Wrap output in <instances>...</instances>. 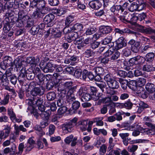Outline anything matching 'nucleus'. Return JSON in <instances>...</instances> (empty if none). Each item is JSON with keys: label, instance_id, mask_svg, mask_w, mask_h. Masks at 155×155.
I'll return each mask as SVG.
<instances>
[{"label": "nucleus", "instance_id": "nucleus-39", "mask_svg": "<svg viewBox=\"0 0 155 155\" xmlns=\"http://www.w3.org/2000/svg\"><path fill=\"white\" fill-rule=\"evenodd\" d=\"M24 62V61H22L19 59H15L14 61V64L15 65V68H16L17 69L20 68L22 66V62Z\"/></svg>", "mask_w": 155, "mask_h": 155}, {"label": "nucleus", "instance_id": "nucleus-25", "mask_svg": "<svg viewBox=\"0 0 155 155\" xmlns=\"http://www.w3.org/2000/svg\"><path fill=\"white\" fill-rule=\"evenodd\" d=\"M145 124L151 127L147 131V134L151 135L155 134V125L152 124L151 123L147 122H146Z\"/></svg>", "mask_w": 155, "mask_h": 155}, {"label": "nucleus", "instance_id": "nucleus-37", "mask_svg": "<svg viewBox=\"0 0 155 155\" xmlns=\"http://www.w3.org/2000/svg\"><path fill=\"white\" fill-rule=\"evenodd\" d=\"M129 11L131 12L138 11V5L137 3L134 2L132 3L128 8Z\"/></svg>", "mask_w": 155, "mask_h": 155}, {"label": "nucleus", "instance_id": "nucleus-45", "mask_svg": "<svg viewBox=\"0 0 155 155\" xmlns=\"http://www.w3.org/2000/svg\"><path fill=\"white\" fill-rule=\"evenodd\" d=\"M9 95L7 94L5 96L3 100H2L0 101V103L1 105H5L8 104L9 101Z\"/></svg>", "mask_w": 155, "mask_h": 155}, {"label": "nucleus", "instance_id": "nucleus-7", "mask_svg": "<svg viewBox=\"0 0 155 155\" xmlns=\"http://www.w3.org/2000/svg\"><path fill=\"white\" fill-rule=\"evenodd\" d=\"M54 18V15L52 14L46 15L44 19V21L48 27H51L53 25L54 23L53 21Z\"/></svg>", "mask_w": 155, "mask_h": 155}, {"label": "nucleus", "instance_id": "nucleus-3", "mask_svg": "<svg viewBox=\"0 0 155 155\" xmlns=\"http://www.w3.org/2000/svg\"><path fill=\"white\" fill-rule=\"evenodd\" d=\"M72 82L71 81H68L65 82L62 85H59L58 88V90L59 91H66L67 90L70 91V90L75 91L76 87H73Z\"/></svg>", "mask_w": 155, "mask_h": 155}, {"label": "nucleus", "instance_id": "nucleus-56", "mask_svg": "<svg viewBox=\"0 0 155 155\" xmlns=\"http://www.w3.org/2000/svg\"><path fill=\"white\" fill-rule=\"evenodd\" d=\"M74 136L71 134L67 137L64 140L65 142L67 144H69L74 139Z\"/></svg>", "mask_w": 155, "mask_h": 155}, {"label": "nucleus", "instance_id": "nucleus-61", "mask_svg": "<svg viewBox=\"0 0 155 155\" xmlns=\"http://www.w3.org/2000/svg\"><path fill=\"white\" fill-rule=\"evenodd\" d=\"M43 101L42 99H38L36 101H34L33 102L34 105L35 104L36 106L38 107L42 105Z\"/></svg>", "mask_w": 155, "mask_h": 155}, {"label": "nucleus", "instance_id": "nucleus-4", "mask_svg": "<svg viewBox=\"0 0 155 155\" xmlns=\"http://www.w3.org/2000/svg\"><path fill=\"white\" fill-rule=\"evenodd\" d=\"M146 61L145 59L140 56L133 58L129 60V62L130 66L134 64H143Z\"/></svg>", "mask_w": 155, "mask_h": 155}, {"label": "nucleus", "instance_id": "nucleus-55", "mask_svg": "<svg viewBox=\"0 0 155 155\" xmlns=\"http://www.w3.org/2000/svg\"><path fill=\"white\" fill-rule=\"evenodd\" d=\"M49 124L48 119H43L41 122L40 124L42 127L45 128Z\"/></svg>", "mask_w": 155, "mask_h": 155}, {"label": "nucleus", "instance_id": "nucleus-40", "mask_svg": "<svg viewBox=\"0 0 155 155\" xmlns=\"http://www.w3.org/2000/svg\"><path fill=\"white\" fill-rule=\"evenodd\" d=\"M56 97L55 93L53 92H51L47 94V98L49 101H52L54 100Z\"/></svg>", "mask_w": 155, "mask_h": 155}, {"label": "nucleus", "instance_id": "nucleus-19", "mask_svg": "<svg viewBox=\"0 0 155 155\" xmlns=\"http://www.w3.org/2000/svg\"><path fill=\"white\" fill-rule=\"evenodd\" d=\"M83 28V25L80 23H77L75 24L72 27L69 28L70 31H81Z\"/></svg>", "mask_w": 155, "mask_h": 155}, {"label": "nucleus", "instance_id": "nucleus-1", "mask_svg": "<svg viewBox=\"0 0 155 155\" xmlns=\"http://www.w3.org/2000/svg\"><path fill=\"white\" fill-rule=\"evenodd\" d=\"M64 32L65 34V38L68 42H71L72 41L75 40L80 42L81 38L79 37L78 34L77 32L70 31V29L67 28L64 29ZM81 38H82L81 37Z\"/></svg>", "mask_w": 155, "mask_h": 155}, {"label": "nucleus", "instance_id": "nucleus-47", "mask_svg": "<svg viewBox=\"0 0 155 155\" xmlns=\"http://www.w3.org/2000/svg\"><path fill=\"white\" fill-rule=\"evenodd\" d=\"M39 30V28L38 26H33L32 27L30 32L32 35H35L38 33Z\"/></svg>", "mask_w": 155, "mask_h": 155}, {"label": "nucleus", "instance_id": "nucleus-49", "mask_svg": "<svg viewBox=\"0 0 155 155\" xmlns=\"http://www.w3.org/2000/svg\"><path fill=\"white\" fill-rule=\"evenodd\" d=\"M91 98H92V95H91L88 93H85V94L82 96L81 100L83 101H84L83 100V99H84L85 101H88Z\"/></svg>", "mask_w": 155, "mask_h": 155}, {"label": "nucleus", "instance_id": "nucleus-31", "mask_svg": "<svg viewBox=\"0 0 155 155\" xmlns=\"http://www.w3.org/2000/svg\"><path fill=\"white\" fill-rule=\"evenodd\" d=\"M93 71L96 74L99 75H103L105 73L104 69L101 67L95 68Z\"/></svg>", "mask_w": 155, "mask_h": 155}, {"label": "nucleus", "instance_id": "nucleus-24", "mask_svg": "<svg viewBox=\"0 0 155 155\" xmlns=\"http://www.w3.org/2000/svg\"><path fill=\"white\" fill-rule=\"evenodd\" d=\"M37 8L41 9H44L45 11L48 10V8L45 7V2L44 0H38Z\"/></svg>", "mask_w": 155, "mask_h": 155}, {"label": "nucleus", "instance_id": "nucleus-32", "mask_svg": "<svg viewBox=\"0 0 155 155\" xmlns=\"http://www.w3.org/2000/svg\"><path fill=\"white\" fill-rule=\"evenodd\" d=\"M65 11L63 8H60L54 10V13L58 16H61L64 14Z\"/></svg>", "mask_w": 155, "mask_h": 155}, {"label": "nucleus", "instance_id": "nucleus-46", "mask_svg": "<svg viewBox=\"0 0 155 155\" xmlns=\"http://www.w3.org/2000/svg\"><path fill=\"white\" fill-rule=\"evenodd\" d=\"M8 114L9 117L10 119L14 116L15 114L13 111V109L12 107H9L7 109Z\"/></svg>", "mask_w": 155, "mask_h": 155}, {"label": "nucleus", "instance_id": "nucleus-48", "mask_svg": "<svg viewBox=\"0 0 155 155\" xmlns=\"http://www.w3.org/2000/svg\"><path fill=\"white\" fill-rule=\"evenodd\" d=\"M107 146L104 144L102 145L99 149V154L101 155H104L106 151Z\"/></svg>", "mask_w": 155, "mask_h": 155}, {"label": "nucleus", "instance_id": "nucleus-34", "mask_svg": "<svg viewBox=\"0 0 155 155\" xmlns=\"http://www.w3.org/2000/svg\"><path fill=\"white\" fill-rule=\"evenodd\" d=\"M96 30V28L95 27H90L86 29L85 34L86 35H91L94 33Z\"/></svg>", "mask_w": 155, "mask_h": 155}, {"label": "nucleus", "instance_id": "nucleus-44", "mask_svg": "<svg viewBox=\"0 0 155 155\" xmlns=\"http://www.w3.org/2000/svg\"><path fill=\"white\" fill-rule=\"evenodd\" d=\"M140 32L147 34H150L153 32V31L150 28H146L143 27V28L140 30Z\"/></svg>", "mask_w": 155, "mask_h": 155}, {"label": "nucleus", "instance_id": "nucleus-30", "mask_svg": "<svg viewBox=\"0 0 155 155\" xmlns=\"http://www.w3.org/2000/svg\"><path fill=\"white\" fill-rule=\"evenodd\" d=\"M36 132L40 136H42L45 134L41 128L38 125H36L34 127Z\"/></svg>", "mask_w": 155, "mask_h": 155}, {"label": "nucleus", "instance_id": "nucleus-53", "mask_svg": "<svg viewBox=\"0 0 155 155\" xmlns=\"http://www.w3.org/2000/svg\"><path fill=\"white\" fill-rule=\"evenodd\" d=\"M14 0V2H13V1L11 2L10 0H8L6 2V4L5 5V6L6 9L11 8L13 7V6L14 5V2H15V0ZM12 1H13V0H12Z\"/></svg>", "mask_w": 155, "mask_h": 155}, {"label": "nucleus", "instance_id": "nucleus-21", "mask_svg": "<svg viewBox=\"0 0 155 155\" xmlns=\"http://www.w3.org/2000/svg\"><path fill=\"white\" fill-rule=\"evenodd\" d=\"M122 126L123 127L125 128V130H133L134 128L138 129L139 130V127H137V126H138L137 125L136 126L134 124L130 125V124L128 123H124L122 124Z\"/></svg>", "mask_w": 155, "mask_h": 155}, {"label": "nucleus", "instance_id": "nucleus-10", "mask_svg": "<svg viewBox=\"0 0 155 155\" xmlns=\"http://www.w3.org/2000/svg\"><path fill=\"white\" fill-rule=\"evenodd\" d=\"M48 10L45 11L44 9H41L40 8L37 9L34 11L33 14L32 16L35 18H41L43 17L44 15L48 13Z\"/></svg>", "mask_w": 155, "mask_h": 155}, {"label": "nucleus", "instance_id": "nucleus-8", "mask_svg": "<svg viewBox=\"0 0 155 155\" xmlns=\"http://www.w3.org/2000/svg\"><path fill=\"white\" fill-rule=\"evenodd\" d=\"M74 126V125L72 123L69 122L62 124V129L64 133H68L73 130Z\"/></svg>", "mask_w": 155, "mask_h": 155}, {"label": "nucleus", "instance_id": "nucleus-9", "mask_svg": "<svg viewBox=\"0 0 155 155\" xmlns=\"http://www.w3.org/2000/svg\"><path fill=\"white\" fill-rule=\"evenodd\" d=\"M87 121L85 120H82L78 121L76 124V127L82 131H85L87 129Z\"/></svg>", "mask_w": 155, "mask_h": 155}, {"label": "nucleus", "instance_id": "nucleus-42", "mask_svg": "<svg viewBox=\"0 0 155 155\" xmlns=\"http://www.w3.org/2000/svg\"><path fill=\"white\" fill-rule=\"evenodd\" d=\"M103 118L102 117H97L94 119V122H96L97 125L99 126H102L104 124V123L102 120Z\"/></svg>", "mask_w": 155, "mask_h": 155}, {"label": "nucleus", "instance_id": "nucleus-35", "mask_svg": "<svg viewBox=\"0 0 155 155\" xmlns=\"http://www.w3.org/2000/svg\"><path fill=\"white\" fill-rule=\"evenodd\" d=\"M136 81L138 87H143L146 82V79L143 78H139Z\"/></svg>", "mask_w": 155, "mask_h": 155}, {"label": "nucleus", "instance_id": "nucleus-15", "mask_svg": "<svg viewBox=\"0 0 155 155\" xmlns=\"http://www.w3.org/2000/svg\"><path fill=\"white\" fill-rule=\"evenodd\" d=\"M90 6L92 9L97 10L99 9L101 6L102 4L99 0H94L89 3Z\"/></svg>", "mask_w": 155, "mask_h": 155}, {"label": "nucleus", "instance_id": "nucleus-11", "mask_svg": "<svg viewBox=\"0 0 155 155\" xmlns=\"http://www.w3.org/2000/svg\"><path fill=\"white\" fill-rule=\"evenodd\" d=\"M110 10L114 14L118 15L124 11V9L120 5H113L110 8Z\"/></svg>", "mask_w": 155, "mask_h": 155}, {"label": "nucleus", "instance_id": "nucleus-36", "mask_svg": "<svg viewBox=\"0 0 155 155\" xmlns=\"http://www.w3.org/2000/svg\"><path fill=\"white\" fill-rule=\"evenodd\" d=\"M154 57V54L153 53H148L146 55L145 59L146 62H148L149 64L150 63L153 61Z\"/></svg>", "mask_w": 155, "mask_h": 155}, {"label": "nucleus", "instance_id": "nucleus-17", "mask_svg": "<svg viewBox=\"0 0 155 155\" xmlns=\"http://www.w3.org/2000/svg\"><path fill=\"white\" fill-rule=\"evenodd\" d=\"M137 93L143 99L147 98L148 96L147 92L143 87H138L137 89Z\"/></svg>", "mask_w": 155, "mask_h": 155}, {"label": "nucleus", "instance_id": "nucleus-23", "mask_svg": "<svg viewBox=\"0 0 155 155\" xmlns=\"http://www.w3.org/2000/svg\"><path fill=\"white\" fill-rule=\"evenodd\" d=\"M51 31V33L54 35L55 37L58 38L61 36V33L56 28L52 29L50 28V30L47 31L48 33L50 32Z\"/></svg>", "mask_w": 155, "mask_h": 155}, {"label": "nucleus", "instance_id": "nucleus-22", "mask_svg": "<svg viewBox=\"0 0 155 155\" xmlns=\"http://www.w3.org/2000/svg\"><path fill=\"white\" fill-rule=\"evenodd\" d=\"M154 67H153L150 63H148L147 62L146 64L143 66V70L144 71L147 72H150L154 70Z\"/></svg>", "mask_w": 155, "mask_h": 155}, {"label": "nucleus", "instance_id": "nucleus-12", "mask_svg": "<svg viewBox=\"0 0 155 155\" xmlns=\"http://www.w3.org/2000/svg\"><path fill=\"white\" fill-rule=\"evenodd\" d=\"M12 60L11 57L9 56H5L4 58L3 64L5 68H6L10 66H14V63H12Z\"/></svg>", "mask_w": 155, "mask_h": 155}, {"label": "nucleus", "instance_id": "nucleus-58", "mask_svg": "<svg viewBox=\"0 0 155 155\" xmlns=\"http://www.w3.org/2000/svg\"><path fill=\"white\" fill-rule=\"evenodd\" d=\"M64 99L63 97H61L59 98L57 101V104L58 106L61 107L64 104Z\"/></svg>", "mask_w": 155, "mask_h": 155}, {"label": "nucleus", "instance_id": "nucleus-50", "mask_svg": "<svg viewBox=\"0 0 155 155\" xmlns=\"http://www.w3.org/2000/svg\"><path fill=\"white\" fill-rule=\"evenodd\" d=\"M74 20L73 16L70 15L67 17L65 20V23L67 25H68Z\"/></svg>", "mask_w": 155, "mask_h": 155}, {"label": "nucleus", "instance_id": "nucleus-38", "mask_svg": "<svg viewBox=\"0 0 155 155\" xmlns=\"http://www.w3.org/2000/svg\"><path fill=\"white\" fill-rule=\"evenodd\" d=\"M22 116H16V114L10 119L11 120L13 123H20L22 121Z\"/></svg>", "mask_w": 155, "mask_h": 155}, {"label": "nucleus", "instance_id": "nucleus-18", "mask_svg": "<svg viewBox=\"0 0 155 155\" xmlns=\"http://www.w3.org/2000/svg\"><path fill=\"white\" fill-rule=\"evenodd\" d=\"M55 68L53 64L49 62L46 65L43 69V71L47 73L48 72H52Z\"/></svg>", "mask_w": 155, "mask_h": 155}, {"label": "nucleus", "instance_id": "nucleus-63", "mask_svg": "<svg viewBox=\"0 0 155 155\" xmlns=\"http://www.w3.org/2000/svg\"><path fill=\"white\" fill-rule=\"evenodd\" d=\"M31 67L32 68V71L35 75L37 74V75L38 74H40L39 73L41 71L38 68L36 67V66L35 67V66H31Z\"/></svg>", "mask_w": 155, "mask_h": 155}, {"label": "nucleus", "instance_id": "nucleus-28", "mask_svg": "<svg viewBox=\"0 0 155 155\" xmlns=\"http://www.w3.org/2000/svg\"><path fill=\"white\" fill-rule=\"evenodd\" d=\"M74 91L70 90V91H68L67 98L68 101H73L75 99V98L74 95L73 94V92Z\"/></svg>", "mask_w": 155, "mask_h": 155}, {"label": "nucleus", "instance_id": "nucleus-14", "mask_svg": "<svg viewBox=\"0 0 155 155\" xmlns=\"http://www.w3.org/2000/svg\"><path fill=\"white\" fill-rule=\"evenodd\" d=\"M44 87L42 86L36 87L34 88L31 91V94L34 96L41 95L44 94Z\"/></svg>", "mask_w": 155, "mask_h": 155}, {"label": "nucleus", "instance_id": "nucleus-33", "mask_svg": "<svg viewBox=\"0 0 155 155\" xmlns=\"http://www.w3.org/2000/svg\"><path fill=\"white\" fill-rule=\"evenodd\" d=\"M37 76L39 80V85H42L44 83V81L45 79H47L45 76L42 74H38Z\"/></svg>", "mask_w": 155, "mask_h": 155}, {"label": "nucleus", "instance_id": "nucleus-2", "mask_svg": "<svg viewBox=\"0 0 155 155\" xmlns=\"http://www.w3.org/2000/svg\"><path fill=\"white\" fill-rule=\"evenodd\" d=\"M109 87L112 89H117L119 87V83L110 74L106 75L104 77Z\"/></svg>", "mask_w": 155, "mask_h": 155}, {"label": "nucleus", "instance_id": "nucleus-13", "mask_svg": "<svg viewBox=\"0 0 155 155\" xmlns=\"http://www.w3.org/2000/svg\"><path fill=\"white\" fill-rule=\"evenodd\" d=\"M112 30L113 29L111 26L104 25L100 27L99 31L104 36V35H106L110 33L112 31Z\"/></svg>", "mask_w": 155, "mask_h": 155}, {"label": "nucleus", "instance_id": "nucleus-43", "mask_svg": "<svg viewBox=\"0 0 155 155\" xmlns=\"http://www.w3.org/2000/svg\"><path fill=\"white\" fill-rule=\"evenodd\" d=\"M119 82L122 88L124 90L126 89L127 87V81L124 79L121 78L119 79Z\"/></svg>", "mask_w": 155, "mask_h": 155}, {"label": "nucleus", "instance_id": "nucleus-51", "mask_svg": "<svg viewBox=\"0 0 155 155\" xmlns=\"http://www.w3.org/2000/svg\"><path fill=\"white\" fill-rule=\"evenodd\" d=\"M67 110V108L65 106L61 107L58 110V114L60 115H61L65 113Z\"/></svg>", "mask_w": 155, "mask_h": 155}, {"label": "nucleus", "instance_id": "nucleus-62", "mask_svg": "<svg viewBox=\"0 0 155 155\" xmlns=\"http://www.w3.org/2000/svg\"><path fill=\"white\" fill-rule=\"evenodd\" d=\"M103 36L102 34L99 31L98 32L96 33L93 36V38L95 40H97L100 38L102 37Z\"/></svg>", "mask_w": 155, "mask_h": 155}, {"label": "nucleus", "instance_id": "nucleus-5", "mask_svg": "<svg viewBox=\"0 0 155 155\" xmlns=\"http://www.w3.org/2000/svg\"><path fill=\"white\" fill-rule=\"evenodd\" d=\"M4 126V129L0 130V138L1 139H6L9 137L11 133V128L10 125L7 124Z\"/></svg>", "mask_w": 155, "mask_h": 155}, {"label": "nucleus", "instance_id": "nucleus-57", "mask_svg": "<svg viewBox=\"0 0 155 155\" xmlns=\"http://www.w3.org/2000/svg\"><path fill=\"white\" fill-rule=\"evenodd\" d=\"M55 129V127L54 125L52 124H50L49 127L48 133L49 135L53 134L54 132Z\"/></svg>", "mask_w": 155, "mask_h": 155}, {"label": "nucleus", "instance_id": "nucleus-6", "mask_svg": "<svg viewBox=\"0 0 155 155\" xmlns=\"http://www.w3.org/2000/svg\"><path fill=\"white\" fill-rule=\"evenodd\" d=\"M112 39V37L111 35L107 36V37L104 38L102 41L101 44L104 45H107L105 47H102L101 48H112L114 46V43L113 42H111Z\"/></svg>", "mask_w": 155, "mask_h": 155}, {"label": "nucleus", "instance_id": "nucleus-64", "mask_svg": "<svg viewBox=\"0 0 155 155\" xmlns=\"http://www.w3.org/2000/svg\"><path fill=\"white\" fill-rule=\"evenodd\" d=\"M35 61V59L33 57H28L26 58L27 63L32 64V66H34V63Z\"/></svg>", "mask_w": 155, "mask_h": 155}, {"label": "nucleus", "instance_id": "nucleus-20", "mask_svg": "<svg viewBox=\"0 0 155 155\" xmlns=\"http://www.w3.org/2000/svg\"><path fill=\"white\" fill-rule=\"evenodd\" d=\"M145 88L149 94L155 92V85L153 84L149 83H147L145 85Z\"/></svg>", "mask_w": 155, "mask_h": 155}, {"label": "nucleus", "instance_id": "nucleus-16", "mask_svg": "<svg viewBox=\"0 0 155 155\" xmlns=\"http://www.w3.org/2000/svg\"><path fill=\"white\" fill-rule=\"evenodd\" d=\"M115 43L116 45L115 48H121L126 46V43L124 40V38L123 37H120L116 41Z\"/></svg>", "mask_w": 155, "mask_h": 155}, {"label": "nucleus", "instance_id": "nucleus-29", "mask_svg": "<svg viewBox=\"0 0 155 155\" xmlns=\"http://www.w3.org/2000/svg\"><path fill=\"white\" fill-rule=\"evenodd\" d=\"M138 11H141L145 8L146 5L143 0H138Z\"/></svg>", "mask_w": 155, "mask_h": 155}, {"label": "nucleus", "instance_id": "nucleus-41", "mask_svg": "<svg viewBox=\"0 0 155 155\" xmlns=\"http://www.w3.org/2000/svg\"><path fill=\"white\" fill-rule=\"evenodd\" d=\"M102 97L103 94L102 93H97L95 95H92V99L95 101L99 100L100 101L101 100V101Z\"/></svg>", "mask_w": 155, "mask_h": 155}, {"label": "nucleus", "instance_id": "nucleus-60", "mask_svg": "<svg viewBox=\"0 0 155 155\" xmlns=\"http://www.w3.org/2000/svg\"><path fill=\"white\" fill-rule=\"evenodd\" d=\"M9 120V118L8 116L4 115L0 117V123H6Z\"/></svg>", "mask_w": 155, "mask_h": 155}, {"label": "nucleus", "instance_id": "nucleus-27", "mask_svg": "<svg viewBox=\"0 0 155 155\" xmlns=\"http://www.w3.org/2000/svg\"><path fill=\"white\" fill-rule=\"evenodd\" d=\"M128 45L131 46V48H137L140 45V43L138 42H136L133 39H131L128 43Z\"/></svg>", "mask_w": 155, "mask_h": 155}, {"label": "nucleus", "instance_id": "nucleus-59", "mask_svg": "<svg viewBox=\"0 0 155 155\" xmlns=\"http://www.w3.org/2000/svg\"><path fill=\"white\" fill-rule=\"evenodd\" d=\"M41 116L43 119H48L49 114L47 110L46 111H44L41 112Z\"/></svg>", "mask_w": 155, "mask_h": 155}, {"label": "nucleus", "instance_id": "nucleus-54", "mask_svg": "<svg viewBox=\"0 0 155 155\" xmlns=\"http://www.w3.org/2000/svg\"><path fill=\"white\" fill-rule=\"evenodd\" d=\"M133 104L130 101H127L124 104H122V106L127 109H130L132 106Z\"/></svg>", "mask_w": 155, "mask_h": 155}, {"label": "nucleus", "instance_id": "nucleus-26", "mask_svg": "<svg viewBox=\"0 0 155 155\" xmlns=\"http://www.w3.org/2000/svg\"><path fill=\"white\" fill-rule=\"evenodd\" d=\"M137 81L134 80L131 81L129 82L128 87H129L134 91L137 90L138 87H137Z\"/></svg>", "mask_w": 155, "mask_h": 155}, {"label": "nucleus", "instance_id": "nucleus-52", "mask_svg": "<svg viewBox=\"0 0 155 155\" xmlns=\"http://www.w3.org/2000/svg\"><path fill=\"white\" fill-rule=\"evenodd\" d=\"M11 27H10L9 23L7 22L4 24V27L3 28V31L4 32L7 33L10 30Z\"/></svg>", "mask_w": 155, "mask_h": 155}]
</instances>
